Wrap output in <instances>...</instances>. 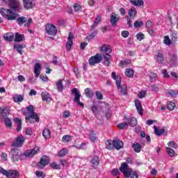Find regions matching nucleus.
Here are the masks:
<instances>
[{"mask_svg":"<svg viewBox=\"0 0 178 178\" xmlns=\"http://www.w3.org/2000/svg\"><path fill=\"white\" fill-rule=\"evenodd\" d=\"M8 7L7 8H0V14L7 20H16L19 14L15 13L20 9V1L19 0H8Z\"/></svg>","mask_w":178,"mask_h":178,"instance_id":"nucleus-1","label":"nucleus"},{"mask_svg":"<svg viewBox=\"0 0 178 178\" xmlns=\"http://www.w3.org/2000/svg\"><path fill=\"white\" fill-rule=\"evenodd\" d=\"M26 111L29 112V115H27V113L24 111V116H25V121L26 123H34L35 122L36 123H40V117L38 116V114L35 112V108H34V106L29 105L28 107H26Z\"/></svg>","mask_w":178,"mask_h":178,"instance_id":"nucleus-2","label":"nucleus"},{"mask_svg":"<svg viewBox=\"0 0 178 178\" xmlns=\"http://www.w3.org/2000/svg\"><path fill=\"white\" fill-rule=\"evenodd\" d=\"M120 171L125 178H138V173L129 168V164L126 162L121 163Z\"/></svg>","mask_w":178,"mask_h":178,"instance_id":"nucleus-3","label":"nucleus"},{"mask_svg":"<svg viewBox=\"0 0 178 178\" xmlns=\"http://www.w3.org/2000/svg\"><path fill=\"white\" fill-rule=\"evenodd\" d=\"M137 16V10H136V8L131 7V9L128 11V15L125 17V19L127 20V24L129 27H133V21Z\"/></svg>","mask_w":178,"mask_h":178,"instance_id":"nucleus-4","label":"nucleus"},{"mask_svg":"<svg viewBox=\"0 0 178 178\" xmlns=\"http://www.w3.org/2000/svg\"><path fill=\"white\" fill-rule=\"evenodd\" d=\"M71 93L74 96V102L81 106V108H84V103L80 102V98H81V94L80 93V91H79L76 88H74L71 90Z\"/></svg>","mask_w":178,"mask_h":178,"instance_id":"nucleus-5","label":"nucleus"},{"mask_svg":"<svg viewBox=\"0 0 178 178\" xmlns=\"http://www.w3.org/2000/svg\"><path fill=\"white\" fill-rule=\"evenodd\" d=\"M45 31L48 35H56L58 34V28L54 24H47L45 26Z\"/></svg>","mask_w":178,"mask_h":178,"instance_id":"nucleus-6","label":"nucleus"},{"mask_svg":"<svg viewBox=\"0 0 178 178\" xmlns=\"http://www.w3.org/2000/svg\"><path fill=\"white\" fill-rule=\"evenodd\" d=\"M10 154L13 162H19V159L22 156V151L19 149H11Z\"/></svg>","mask_w":178,"mask_h":178,"instance_id":"nucleus-7","label":"nucleus"},{"mask_svg":"<svg viewBox=\"0 0 178 178\" xmlns=\"http://www.w3.org/2000/svg\"><path fill=\"white\" fill-rule=\"evenodd\" d=\"M104 58L102 55L99 54H96L95 56H92L89 59V65L90 66H94V65H97V63H101L102 62Z\"/></svg>","mask_w":178,"mask_h":178,"instance_id":"nucleus-8","label":"nucleus"},{"mask_svg":"<svg viewBox=\"0 0 178 178\" xmlns=\"http://www.w3.org/2000/svg\"><path fill=\"white\" fill-rule=\"evenodd\" d=\"M118 90H120L122 95H127V86H122V78H118L116 83Z\"/></svg>","mask_w":178,"mask_h":178,"instance_id":"nucleus-9","label":"nucleus"},{"mask_svg":"<svg viewBox=\"0 0 178 178\" xmlns=\"http://www.w3.org/2000/svg\"><path fill=\"white\" fill-rule=\"evenodd\" d=\"M40 152V147H36L31 149H27L24 152V156H26V158H33L34 155H36Z\"/></svg>","mask_w":178,"mask_h":178,"instance_id":"nucleus-10","label":"nucleus"},{"mask_svg":"<svg viewBox=\"0 0 178 178\" xmlns=\"http://www.w3.org/2000/svg\"><path fill=\"white\" fill-rule=\"evenodd\" d=\"M49 157L47 155H44L38 163V168H40V169H44L47 165L49 164Z\"/></svg>","mask_w":178,"mask_h":178,"instance_id":"nucleus-11","label":"nucleus"},{"mask_svg":"<svg viewBox=\"0 0 178 178\" xmlns=\"http://www.w3.org/2000/svg\"><path fill=\"white\" fill-rule=\"evenodd\" d=\"M25 140L26 139L24 138V136L21 135L16 138L15 140L12 145V147H23V144H24Z\"/></svg>","mask_w":178,"mask_h":178,"instance_id":"nucleus-12","label":"nucleus"},{"mask_svg":"<svg viewBox=\"0 0 178 178\" xmlns=\"http://www.w3.org/2000/svg\"><path fill=\"white\" fill-rule=\"evenodd\" d=\"M23 5L24 9L30 10V9H33L35 6V2H34V0H23Z\"/></svg>","mask_w":178,"mask_h":178,"instance_id":"nucleus-13","label":"nucleus"},{"mask_svg":"<svg viewBox=\"0 0 178 178\" xmlns=\"http://www.w3.org/2000/svg\"><path fill=\"white\" fill-rule=\"evenodd\" d=\"M6 176L7 178H17L20 176V174L16 170H8Z\"/></svg>","mask_w":178,"mask_h":178,"instance_id":"nucleus-14","label":"nucleus"},{"mask_svg":"<svg viewBox=\"0 0 178 178\" xmlns=\"http://www.w3.org/2000/svg\"><path fill=\"white\" fill-rule=\"evenodd\" d=\"M120 18L119 17V15L118 14L113 13L111 15V24L113 27H115L118 24V22Z\"/></svg>","mask_w":178,"mask_h":178,"instance_id":"nucleus-15","label":"nucleus"},{"mask_svg":"<svg viewBox=\"0 0 178 178\" xmlns=\"http://www.w3.org/2000/svg\"><path fill=\"white\" fill-rule=\"evenodd\" d=\"M124 120H127L128 126H130L131 127H136L137 126V119L134 117H132L131 118H127V116L124 117Z\"/></svg>","mask_w":178,"mask_h":178,"instance_id":"nucleus-16","label":"nucleus"},{"mask_svg":"<svg viewBox=\"0 0 178 178\" xmlns=\"http://www.w3.org/2000/svg\"><path fill=\"white\" fill-rule=\"evenodd\" d=\"M73 45V34L72 32L69 33L68 40L65 44V48L67 51H70L72 49V46Z\"/></svg>","mask_w":178,"mask_h":178,"instance_id":"nucleus-17","label":"nucleus"},{"mask_svg":"<svg viewBox=\"0 0 178 178\" xmlns=\"http://www.w3.org/2000/svg\"><path fill=\"white\" fill-rule=\"evenodd\" d=\"M42 100L44 101V102H47V104H49L51 101H52V97H51V95L48 93V92L44 91L42 92L41 93Z\"/></svg>","mask_w":178,"mask_h":178,"instance_id":"nucleus-18","label":"nucleus"},{"mask_svg":"<svg viewBox=\"0 0 178 178\" xmlns=\"http://www.w3.org/2000/svg\"><path fill=\"white\" fill-rule=\"evenodd\" d=\"M113 147L115 149H118V151H119V149H122V147L124 145L123 141H122L119 139L113 140Z\"/></svg>","mask_w":178,"mask_h":178,"instance_id":"nucleus-19","label":"nucleus"},{"mask_svg":"<svg viewBox=\"0 0 178 178\" xmlns=\"http://www.w3.org/2000/svg\"><path fill=\"white\" fill-rule=\"evenodd\" d=\"M154 59L157 63H163V61L165 60V57L163 56V53L159 52L156 54L154 55Z\"/></svg>","mask_w":178,"mask_h":178,"instance_id":"nucleus-20","label":"nucleus"},{"mask_svg":"<svg viewBox=\"0 0 178 178\" xmlns=\"http://www.w3.org/2000/svg\"><path fill=\"white\" fill-rule=\"evenodd\" d=\"M135 106L138 111V113L143 115L144 113V111L143 110V106L141 105V102H140V100L135 99Z\"/></svg>","mask_w":178,"mask_h":178,"instance_id":"nucleus-21","label":"nucleus"},{"mask_svg":"<svg viewBox=\"0 0 178 178\" xmlns=\"http://www.w3.org/2000/svg\"><path fill=\"white\" fill-rule=\"evenodd\" d=\"M111 60H112V56H111L110 54H106L104 56L103 65L104 66L109 67L111 65Z\"/></svg>","mask_w":178,"mask_h":178,"instance_id":"nucleus-22","label":"nucleus"},{"mask_svg":"<svg viewBox=\"0 0 178 178\" xmlns=\"http://www.w3.org/2000/svg\"><path fill=\"white\" fill-rule=\"evenodd\" d=\"M26 48V46L23 44H14V49L20 54V55H23V49Z\"/></svg>","mask_w":178,"mask_h":178,"instance_id":"nucleus-23","label":"nucleus"},{"mask_svg":"<svg viewBox=\"0 0 178 178\" xmlns=\"http://www.w3.org/2000/svg\"><path fill=\"white\" fill-rule=\"evenodd\" d=\"M131 4L134 6H137L140 8V6H144V0H129Z\"/></svg>","mask_w":178,"mask_h":178,"instance_id":"nucleus-24","label":"nucleus"},{"mask_svg":"<svg viewBox=\"0 0 178 178\" xmlns=\"http://www.w3.org/2000/svg\"><path fill=\"white\" fill-rule=\"evenodd\" d=\"M14 102L16 104H19L20 102H23L24 100V95H15L13 97Z\"/></svg>","mask_w":178,"mask_h":178,"instance_id":"nucleus-25","label":"nucleus"},{"mask_svg":"<svg viewBox=\"0 0 178 178\" xmlns=\"http://www.w3.org/2000/svg\"><path fill=\"white\" fill-rule=\"evenodd\" d=\"M100 51L101 52H106V54H111L112 52V49H111V46L108 44H103L100 47Z\"/></svg>","mask_w":178,"mask_h":178,"instance_id":"nucleus-26","label":"nucleus"},{"mask_svg":"<svg viewBox=\"0 0 178 178\" xmlns=\"http://www.w3.org/2000/svg\"><path fill=\"white\" fill-rule=\"evenodd\" d=\"M4 40L6 41H8V42H12L13 40H15V34L13 33H7L3 36Z\"/></svg>","mask_w":178,"mask_h":178,"instance_id":"nucleus-27","label":"nucleus"},{"mask_svg":"<svg viewBox=\"0 0 178 178\" xmlns=\"http://www.w3.org/2000/svg\"><path fill=\"white\" fill-rule=\"evenodd\" d=\"M41 64L40 63H36L35 65V70H34V74L35 77H39L40 74H41Z\"/></svg>","mask_w":178,"mask_h":178,"instance_id":"nucleus-28","label":"nucleus"},{"mask_svg":"<svg viewBox=\"0 0 178 178\" xmlns=\"http://www.w3.org/2000/svg\"><path fill=\"white\" fill-rule=\"evenodd\" d=\"M84 94L86 98H92L94 97V92L90 88H87L84 90Z\"/></svg>","mask_w":178,"mask_h":178,"instance_id":"nucleus-29","label":"nucleus"},{"mask_svg":"<svg viewBox=\"0 0 178 178\" xmlns=\"http://www.w3.org/2000/svg\"><path fill=\"white\" fill-rule=\"evenodd\" d=\"M154 133L156 134V136H162L163 134H167L168 130L165 129H158L156 127H154Z\"/></svg>","mask_w":178,"mask_h":178,"instance_id":"nucleus-30","label":"nucleus"},{"mask_svg":"<svg viewBox=\"0 0 178 178\" xmlns=\"http://www.w3.org/2000/svg\"><path fill=\"white\" fill-rule=\"evenodd\" d=\"M24 35L20 34L19 33H15V38L14 39V41L15 42H22V41H24Z\"/></svg>","mask_w":178,"mask_h":178,"instance_id":"nucleus-31","label":"nucleus"},{"mask_svg":"<svg viewBox=\"0 0 178 178\" xmlns=\"http://www.w3.org/2000/svg\"><path fill=\"white\" fill-rule=\"evenodd\" d=\"M56 88L59 92H62L63 91V89L65 88L63 87V83H62V79H59L56 83Z\"/></svg>","mask_w":178,"mask_h":178,"instance_id":"nucleus-32","label":"nucleus"},{"mask_svg":"<svg viewBox=\"0 0 178 178\" xmlns=\"http://www.w3.org/2000/svg\"><path fill=\"white\" fill-rule=\"evenodd\" d=\"M42 136L45 140H48V138H51V130L45 128L42 131Z\"/></svg>","mask_w":178,"mask_h":178,"instance_id":"nucleus-33","label":"nucleus"},{"mask_svg":"<svg viewBox=\"0 0 178 178\" xmlns=\"http://www.w3.org/2000/svg\"><path fill=\"white\" fill-rule=\"evenodd\" d=\"M6 116H8V110L6 108L0 107V117L3 119H6Z\"/></svg>","mask_w":178,"mask_h":178,"instance_id":"nucleus-34","label":"nucleus"},{"mask_svg":"<svg viewBox=\"0 0 178 178\" xmlns=\"http://www.w3.org/2000/svg\"><path fill=\"white\" fill-rule=\"evenodd\" d=\"M101 19H102V17L101 15H98L95 19V22H94V24L93 25L91 26V29L90 30H95V27H97L98 26V23H99L101 22Z\"/></svg>","mask_w":178,"mask_h":178,"instance_id":"nucleus-35","label":"nucleus"},{"mask_svg":"<svg viewBox=\"0 0 178 178\" xmlns=\"http://www.w3.org/2000/svg\"><path fill=\"white\" fill-rule=\"evenodd\" d=\"M27 22V18L26 17H19L17 19V23L19 26H23L24 23Z\"/></svg>","mask_w":178,"mask_h":178,"instance_id":"nucleus-36","label":"nucleus"},{"mask_svg":"<svg viewBox=\"0 0 178 178\" xmlns=\"http://www.w3.org/2000/svg\"><path fill=\"white\" fill-rule=\"evenodd\" d=\"M90 162L92 163V166L95 168V166H98V165H99V158H98V156H94L91 159Z\"/></svg>","mask_w":178,"mask_h":178,"instance_id":"nucleus-37","label":"nucleus"},{"mask_svg":"<svg viewBox=\"0 0 178 178\" xmlns=\"http://www.w3.org/2000/svg\"><path fill=\"white\" fill-rule=\"evenodd\" d=\"M132 148L134 149V151L135 152L138 153L141 152V145H140V143H134V145H132Z\"/></svg>","mask_w":178,"mask_h":178,"instance_id":"nucleus-38","label":"nucleus"},{"mask_svg":"<svg viewBox=\"0 0 178 178\" xmlns=\"http://www.w3.org/2000/svg\"><path fill=\"white\" fill-rule=\"evenodd\" d=\"M166 152L170 158H173L176 155V152L170 147H166Z\"/></svg>","mask_w":178,"mask_h":178,"instance_id":"nucleus-39","label":"nucleus"},{"mask_svg":"<svg viewBox=\"0 0 178 178\" xmlns=\"http://www.w3.org/2000/svg\"><path fill=\"white\" fill-rule=\"evenodd\" d=\"M67 154V149L63 148L61 149L58 153L57 154V156H59L60 158H63V156H66Z\"/></svg>","mask_w":178,"mask_h":178,"instance_id":"nucleus-40","label":"nucleus"},{"mask_svg":"<svg viewBox=\"0 0 178 178\" xmlns=\"http://www.w3.org/2000/svg\"><path fill=\"white\" fill-rule=\"evenodd\" d=\"M15 123H18L17 124V128H16V130L17 131H20V130H22V120L19 119V118H16L15 119Z\"/></svg>","mask_w":178,"mask_h":178,"instance_id":"nucleus-41","label":"nucleus"},{"mask_svg":"<svg viewBox=\"0 0 178 178\" xmlns=\"http://www.w3.org/2000/svg\"><path fill=\"white\" fill-rule=\"evenodd\" d=\"M50 168L55 170H59L60 169V165H59L56 162H52L49 163Z\"/></svg>","mask_w":178,"mask_h":178,"instance_id":"nucleus-42","label":"nucleus"},{"mask_svg":"<svg viewBox=\"0 0 178 178\" xmlns=\"http://www.w3.org/2000/svg\"><path fill=\"white\" fill-rule=\"evenodd\" d=\"M113 140L112 141V140H107L106 142V148L107 149H109V150H111V149H113Z\"/></svg>","mask_w":178,"mask_h":178,"instance_id":"nucleus-43","label":"nucleus"},{"mask_svg":"<svg viewBox=\"0 0 178 178\" xmlns=\"http://www.w3.org/2000/svg\"><path fill=\"white\" fill-rule=\"evenodd\" d=\"M111 175L113 176H114L115 177H117V178H120V177H119L120 175V172L119 171V169L118 168H114L111 170Z\"/></svg>","mask_w":178,"mask_h":178,"instance_id":"nucleus-44","label":"nucleus"},{"mask_svg":"<svg viewBox=\"0 0 178 178\" xmlns=\"http://www.w3.org/2000/svg\"><path fill=\"white\" fill-rule=\"evenodd\" d=\"M125 74L127 77H133L134 76V72L130 68H127L125 70Z\"/></svg>","mask_w":178,"mask_h":178,"instance_id":"nucleus-45","label":"nucleus"},{"mask_svg":"<svg viewBox=\"0 0 178 178\" xmlns=\"http://www.w3.org/2000/svg\"><path fill=\"white\" fill-rule=\"evenodd\" d=\"M4 122L6 126V127H9L10 129H12V120L9 118H4Z\"/></svg>","mask_w":178,"mask_h":178,"instance_id":"nucleus-46","label":"nucleus"},{"mask_svg":"<svg viewBox=\"0 0 178 178\" xmlns=\"http://www.w3.org/2000/svg\"><path fill=\"white\" fill-rule=\"evenodd\" d=\"M74 9L75 12H77V13H80V12H81V10L83 9V8L81 7V6L80 4L74 3Z\"/></svg>","mask_w":178,"mask_h":178,"instance_id":"nucleus-47","label":"nucleus"},{"mask_svg":"<svg viewBox=\"0 0 178 178\" xmlns=\"http://www.w3.org/2000/svg\"><path fill=\"white\" fill-rule=\"evenodd\" d=\"M176 108V104L172 102L167 104V109L168 111H173Z\"/></svg>","mask_w":178,"mask_h":178,"instance_id":"nucleus-48","label":"nucleus"},{"mask_svg":"<svg viewBox=\"0 0 178 178\" xmlns=\"http://www.w3.org/2000/svg\"><path fill=\"white\" fill-rule=\"evenodd\" d=\"M35 174L38 178H45L46 176L42 171H36Z\"/></svg>","mask_w":178,"mask_h":178,"instance_id":"nucleus-49","label":"nucleus"},{"mask_svg":"<svg viewBox=\"0 0 178 178\" xmlns=\"http://www.w3.org/2000/svg\"><path fill=\"white\" fill-rule=\"evenodd\" d=\"M90 140H92V143H95V141H97V134L91 132L90 134Z\"/></svg>","mask_w":178,"mask_h":178,"instance_id":"nucleus-50","label":"nucleus"},{"mask_svg":"<svg viewBox=\"0 0 178 178\" xmlns=\"http://www.w3.org/2000/svg\"><path fill=\"white\" fill-rule=\"evenodd\" d=\"M167 94L168 95H170L171 97H173L174 98H176V97H177V93L176 92V91H175V90H169L167 92Z\"/></svg>","mask_w":178,"mask_h":178,"instance_id":"nucleus-51","label":"nucleus"},{"mask_svg":"<svg viewBox=\"0 0 178 178\" xmlns=\"http://www.w3.org/2000/svg\"><path fill=\"white\" fill-rule=\"evenodd\" d=\"M163 42V44H165V45H170V44H172V40H170L169 36H165Z\"/></svg>","mask_w":178,"mask_h":178,"instance_id":"nucleus-52","label":"nucleus"},{"mask_svg":"<svg viewBox=\"0 0 178 178\" xmlns=\"http://www.w3.org/2000/svg\"><path fill=\"white\" fill-rule=\"evenodd\" d=\"M136 38L138 41H143V40H144V38H145V35H144V33L140 32V33H137Z\"/></svg>","mask_w":178,"mask_h":178,"instance_id":"nucleus-53","label":"nucleus"},{"mask_svg":"<svg viewBox=\"0 0 178 178\" xmlns=\"http://www.w3.org/2000/svg\"><path fill=\"white\" fill-rule=\"evenodd\" d=\"M72 140V136L69 135L63 136L62 138V141H64V143H69Z\"/></svg>","mask_w":178,"mask_h":178,"instance_id":"nucleus-54","label":"nucleus"},{"mask_svg":"<svg viewBox=\"0 0 178 178\" xmlns=\"http://www.w3.org/2000/svg\"><path fill=\"white\" fill-rule=\"evenodd\" d=\"M97 34H98V31L95 30L90 35L87 36V39L88 40H92L95 37V35H97Z\"/></svg>","mask_w":178,"mask_h":178,"instance_id":"nucleus-55","label":"nucleus"},{"mask_svg":"<svg viewBox=\"0 0 178 178\" xmlns=\"http://www.w3.org/2000/svg\"><path fill=\"white\" fill-rule=\"evenodd\" d=\"M168 145L170 148H177L178 147L177 143H175V141H170L168 143Z\"/></svg>","mask_w":178,"mask_h":178,"instance_id":"nucleus-56","label":"nucleus"},{"mask_svg":"<svg viewBox=\"0 0 178 178\" xmlns=\"http://www.w3.org/2000/svg\"><path fill=\"white\" fill-rule=\"evenodd\" d=\"M161 74L163 75L164 79H169V77H170V75H169L166 70H161Z\"/></svg>","mask_w":178,"mask_h":178,"instance_id":"nucleus-57","label":"nucleus"},{"mask_svg":"<svg viewBox=\"0 0 178 178\" xmlns=\"http://www.w3.org/2000/svg\"><path fill=\"white\" fill-rule=\"evenodd\" d=\"M143 24H144V23L141 21H136L134 22V27L136 28H140V27H142L143 26Z\"/></svg>","mask_w":178,"mask_h":178,"instance_id":"nucleus-58","label":"nucleus"},{"mask_svg":"<svg viewBox=\"0 0 178 178\" xmlns=\"http://www.w3.org/2000/svg\"><path fill=\"white\" fill-rule=\"evenodd\" d=\"M96 97L97 99H99V100L104 99V95L99 91H96Z\"/></svg>","mask_w":178,"mask_h":178,"instance_id":"nucleus-59","label":"nucleus"},{"mask_svg":"<svg viewBox=\"0 0 178 178\" xmlns=\"http://www.w3.org/2000/svg\"><path fill=\"white\" fill-rule=\"evenodd\" d=\"M130 63V60H125L124 61L120 62V67H122V66H126V65H129Z\"/></svg>","mask_w":178,"mask_h":178,"instance_id":"nucleus-60","label":"nucleus"},{"mask_svg":"<svg viewBox=\"0 0 178 178\" xmlns=\"http://www.w3.org/2000/svg\"><path fill=\"white\" fill-rule=\"evenodd\" d=\"M127 126H129V124L127 122H123L118 124V127L121 130H123V129H124V127H127Z\"/></svg>","mask_w":178,"mask_h":178,"instance_id":"nucleus-61","label":"nucleus"},{"mask_svg":"<svg viewBox=\"0 0 178 178\" xmlns=\"http://www.w3.org/2000/svg\"><path fill=\"white\" fill-rule=\"evenodd\" d=\"M151 91H159V88L156 85H152L149 86Z\"/></svg>","mask_w":178,"mask_h":178,"instance_id":"nucleus-62","label":"nucleus"},{"mask_svg":"<svg viewBox=\"0 0 178 178\" xmlns=\"http://www.w3.org/2000/svg\"><path fill=\"white\" fill-rule=\"evenodd\" d=\"M129 34L130 33H129L128 31H123L121 32V35L124 38H127V37H129Z\"/></svg>","mask_w":178,"mask_h":178,"instance_id":"nucleus-63","label":"nucleus"},{"mask_svg":"<svg viewBox=\"0 0 178 178\" xmlns=\"http://www.w3.org/2000/svg\"><path fill=\"white\" fill-rule=\"evenodd\" d=\"M158 77V74H152L151 76H150V81L152 83H154V81H155L156 80V78Z\"/></svg>","mask_w":178,"mask_h":178,"instance_id":"nucleus-64","label":"nucleus"}]
</instances>
